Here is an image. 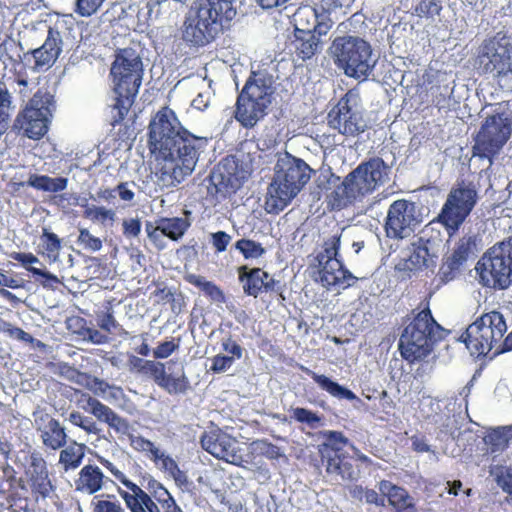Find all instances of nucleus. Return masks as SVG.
I'll list each match as a JSON object with an SVG mask.
<instances>
[{"label":"nucleus","mask_w":512,"mask_h":512,"mask_svg":"<svg viewBox=\"0 0 512 512\" xmlns=\"http://www.w3.org/2000/svg\"><path fill=\"white\" fill-rule=\"evenodd\" d=\"M205 140L183 127L176 113L168 106L159 109L148 126V148L161 159L157 171L165 187H173L191 175Z\"/></svg>","instance_id":"nucleus-1"},{"label":"nucleus","mask_w":512,"mask_h":512,"mask_svg":"<svg viewBox=\"0 0 512 512\" xmlns=\"http://www.w3.org/2000/svg\"><path fill=\"white\" fill-rule=\"evenodd\" d=\"M390 168L378 156L362 161L327 195L330 210H342L362 202L388 180Z\"/></svg>","instance_id":"nucleus-2"},{"label":"nucleus","mask_w":512,"mask_h":512,"mask_svg":"<svg viewBox=\"0 0 512 512\" xmlns=\"http://www.w3.org/2000/svg\"><path fill=\"white\" fill-rule=\"evenodd\" d=\"M143 62L138 52L131 48H118L110 68L115 102L111 106L110 124H120L129 112L139 92L143 79Z\"/></svg>","instance_id":"nucleus-3"},{"label":"nucleus","mask_w":512,"mask_h":512,"mask_svg":"<svg viewBox=\"0 0 512 512\" xmlns=\"http://www.w3.org/2000/svg\"><path fill=\"white\" fill-rule=\"evenodd\" d=\"M236 16L234 0H199L195 13L186 17L183 40L194 47H203L228 28Z\"/></svg>","instance_id":"nucleus-4"},{"label":"nucleus","mask_w":512,"mask_h":512,"mask_svg":"<svg viewBox=\"0 0 512 512\" xmlns=\"http://www.w3.org/2000/svg\"><path fill=\"white\" fill-rule=\"evenodd\" d=\"M311 168L302 159L289 153L280 154L274 166V174L267 188L265 209L279 214L300 193L311 177Z\"/></svg>","instance_id":"nucleus-5"},{"label":"nucleus","mask_w":512,"mask_h":512,"mask_svg":"<svg viewBox=\"0 0 512 512\" xmlns=\"http://www.w3.org/2000/svg\"><path fill=\"white\" fill-rule=\"evenodd\" d=\"M507 324L503 314L493 310L482 314L472 322L460 335L459 341L464 343L473 357L480 358L491 353V358L502 354L504 335Z\"/></svg>","instance_id":"nucleus-6"},{"label":"nucleus","mask_w":512,"mask_h":512,"mask_svg":"<svg viewBox=\"0 0 512 512\" xmlns=\"http://www.w3.org/2000/svg\"><path fill=\"white\" fill-rule=\"evenodd\" d=\"M442 332L429 307L419 311L400 336L398 348L402 358L411 364L425 359L442 340Z\"/></svg>","instance_id":"nucleus-7"},{"label":"nucleus","mask_w":512,"mask_h":512,"mask_svg":"<svg viewBox=\"0 0 512 512\" xmlns=\"http://www.w3.org/2000/svg\"><path fill=\"white\" fill-rule=\"evenodd\" d=\"M336 67L356 80L364 81L372 75L377 60L371 44L358 36L336 37L329 48Z\"/></svg>","instance_id":"nucleus-8"},{"label":"nucleus","mask_w":512,"mask_h":512,"mask_svg":"<svg viewBox=\"0 0 512 512\" xmlns=\"http://www.w3.org/2000/svg\"><path fill=\"white\" fill-rule=\"evenodd\" d=\"M272 77L264 71H252L237 96L235 119L245 128L254 127L267 114L272 102Z\"/></svg>","instance_id":"nucleus-9"},{"label":"nucleus","mask_w":512,"mask_h":512,"mask_svg":"<svg viewBox=\"0 0 512 512\" xmlns=\"http://www.w3.org/2000/svg\"><path fill=\"white\" fill-rule=\"evenodd\" d=\"M475 64L478 71L491 75L501 86L512 89V40L500 31L480 44Z\"/></svg>","instance_id":"nucleus-10"},{"label":"nucleus","mask_w":512,"mask_h":512,"mask_svg":"<svg viewBox=\"0 0 512 512\" xmlns=\"http://www.w3.org/2000/svg\"><path fill=\"white\" fill-rule=\"evenodd\" d=\"M479 282L494 290L512 284V236L490 247L476 264Z\"/></svg>","instance_id":"nucleus-11"},{"label":"nucleus","mask_w":512,"mask_h":512,"mask_svg":"<svg viewBox=\"0 0 512 512\" xmlns=\"http://www.w3.org/2000/svg\"><path fill=\"white\" fill-rule=\"evenodd\" d=\"M55 110L54 95L39 89L16 116L14 129L31 140H40L48 133Z\"/></svg>","instance_id":"nucleus-12"},{"label":"nucleus","mask_w":512,"mask_h":512,"mask_svg":"<svg viewBox=\"0 0 512 512\" xmlns=\"http://www.w3.org/2000/svg\"><path fill=\"white\" fill-rule=\"evenodd\" d=\"M478 202V191L472 182L461 181L451 188L435 221L447 234L455 235Z\"/></svg>","instance_id":"nucleus-13"},{"label":"nucleus","mask_w":512,"mask_h":512,"mask_svg":"<svg viewBox=\"0 0 512 512\" xmlns=\"http://www.w3.org/2000/svg\"><path fill=\"white\" fill-rule=\"evenodd\" d=\"M512 134V117L497 112L485 118L474 137L472 155L490 164L500 154Z\"/></svg>","instance_id":"nucleus-14"},{"label":"nucleus","mask_w":512,"mask_h":512,"mask_svg":"<svg viewBox=\"0 0 512 512\" xmlns=\"http://www.w3.org/2000/svg\"><path fill=\"white\" fill-rule=\"evenodd\" d=\"M512 134V117L497 112L485 118L474 137L472 155L490 164L500 154Z\"/></svg>","instance_id":"nucleus-15"},{"label":"nucleus","mask_w":512,"mask_h":512,"mask_svg":"<svg viewBox=\"0 0 512 512\" xmlns=\"http://www.w3.org/2000/svg\"><path fill=\"white\" fill-rule=\"evenodd\" d=\"M19 494L27 499L30 495L35 502L51 498L57 486L51 478L46 460L39 452H31L23 464L22 474L15 479Z\"/></svg>","instance_id":"nucleus-16"},{"label":"nucleus","mask_w":512,"mask_h":512,"mask_svg":"<svg viewBox=\"0 0 512 512\" xmlns=\"http://www.w3.org/2000/svg\"><path fill=\"white\" fill-rule=\"evenodd\" d=\"M325 441L318 446V452L328 474L340 476L343 480L354 481L357 472L350 462V457L344 448L350 445L356 449L349 439L340 431L322 432Z\"/></svg>","instance_id":"nucleus-17"},{"label":"nucleus","mask_w":512,"mask_h":512,"mask_svg":"<svg viewBox=\"0 0 512 512\" xmlns=\"http://www.w3.org/2000/svg\"><path fill=\"white\" fill-rule=\"evenodd\" d=\"M341 246V235H333L325 240L323 251L319 252L315 261L320 269V280L326 287L348 288L354 285L358 278L355 277L338 258Z\"/></svg>","instance_id":"nucleus-18"},{"label":"nucleus","mask_w":512,"mask_h":512,"mask_svg":"<svg viewBox=\"0 0 512 512\" xmlns=\"http://www.w3.org/2000/svg\"><path fill=\"white\" fill-rule=\"evenodd\" d=\"M145 489L136 484L132 493L120 487L117 492L130 512H162L177 502L169 490L153 477L147 479Z\"/></svg>","instance_id":"nucleus-19"},{"label":"nucleus","mask_w":512,"mask_h":512,"mask_svg":"<svg viewBox=\"0 0 512 512\" xmlns=\"http://www.w3.org/2000/svg\"><path fill=\"white\" fill-rule=\"evenodd\" d=\"M327 123L330 128L346 137H356L366 130V122L357 108L356 96L352 91L345 93L331 108Z\"/></svg>","instance_id":"nucleus-20"},{"label":"nucleus","mask_w":512,"mask_h":512,"mask_svg":"<svg viewBox=\"0 0 512 512\" xmlns=\"http://www.w3.org/2000/svg\"><path fill=\"white\" fill-rule=\"evenodd\" d=\"M421 220L416 215V205L406 199H398L388 208L384 224L386 236L404 239L414 233Z\"/></svg>","instance_id":"nucleus-21"},{"label":"nucleus","mask_w":512,"mask_h":512,"mask_svg":"<svg viewBox=\"0 0 512 512\" xmlns=\"http://www.w3.org/2000/svg\"><path fill=\"white\" fill-rule=\"evenodd\" d=\"M478 239L476 235H463L452 250L445 255L438 271L440 284L454 280L470 260L477 256Z\"/></svg>","instance_id":"nucleus-22"},{"label":"nucleus","mask_w":512,"mask_h":512,"mask_svg":"<svg viewBox=\"0 0 512 512\" xmlns=\"http://www.w3.org/2000/svg\"><path fill=\"white\" fill-rule=\"evenodd\" d=\"M245 180L243 169L234 157L223 158L210 174V193L216 198L235 194Z\"/></svg>","instance_id":"nucleus-23"},{"label":"nucleus","mask_w":512,"mask_h":512,"mask_svg":"<svg viewBox=\"0 0 512 512\" xmlns=\"http://www.w3.org/2000/svg\"><path fill=\"white\" fill-rule=\"evenodd\" d=\"M200 443L206 452L219 460L235 466H243L245 462L238 440L220 428L204 432Z\"/></svg>","instance_id":"nucleus-24"},{"label":"nucleus","mask_w":512,"mask_h":512,"mask_svg":"<svg viewBox=\"0 0 512 512\" xmlns=\"http://www.w3.org/2000/svg\"><path fill=\"white\" fill-rule=\"evenodd\" d=\"M130 363L139 372L149 373L155 383L169 394H184L190 388V382L182 364H180L179 373L173 375L166 373L165 364L162 362L133 356Z\"/></svg>","instance_id":"nucleus-25"},{"label":"nucleus","mask_w":512,"mask_h":512,"mask_svg":"<svg viewBox=\"0 0 512 512\" xmlns=\"http://www.w3.org/2000/svg\"><path fill=\"white\" fill-rule=\"evenodd\" d=\"M238 279L242 284L244 294L247 296L257 298L262 293H275L282 297L283 290L280 281L274 279L262 268L240 266L238 268Z\"/></svg>","instance_id":"nucleus-26"},{"label":"nucleus","mask_w":512,"mask_h":512,"mask_svg":"<svg viewBox=\"0 0 512 512\" xmlns=\"http://www.w3.org/2000/svg\"><path fill=\"white\" fill-rule=\"evenodd\" d=\"M87 404L90 413L101 423H105L110 429L120 436L130 435L131 425L129 420L117 414L111 407L96 398L88 397Z\"/></svg>","instance_id":"nucleus-27"},{"label":"nucleus","mask_w":512,"mask_h":512,"mask_svg":"<svg viewBox=\"0 0 512 512\" xmlns=\"http://www.w3.org/2000/svg\"><path fill=\"white\" fill-rule=\"evenodd\" d=\"M63 39L57 26H49L47 37L42 46L34 49L32 55L35 59V67L42 69L54 64L62 52Z\"/></svg>","instance_id":"nucleus-28"},{"label":"nucleus","mask_w":512,"mask_h":512,"mask_svg":"<svg viewBox=\"0 0 512 512\" xmlns=\"http://www.w3.org/2000/svg\"><path fill=\"white\" fill-rule=\"evenodd\" d=\"M379 491L387 498L395 512H417L415 500L405 488L391 481L381 480Z\"/></svg>","instance_id":"nucleus-29"},{"label":"nucleus","mask_w":512,"mask_h":512,"mask_svg":"<svg viewBox=\"0 0 512 512\" xmlns=\"http://www.w3.org/2000/svg\"><path fill=\"white\" fill-rule=\"evenodd\" d=\"M104 474L96 465H85L78 473L74 481L75 491L93 495L100 491L104 484Z\"/></svg>","instance_id":"nucleus-30"},{"label":"nucleus","mask_w":512,"mask_h":512,"mask_svg":"<svg viewBox=\"0 0 512 512\" xmlns=\"http://www.w3.org/2000/svg\"><path fill=\"white\" fill-rule=\"evenodd\" d=\"M436 255L431 254L425 245L414 246L413 251L403 263V270L416 273L423 270L433 272L436 267Z\"/></svg>","instance_id":"nucleus-31"},{"label":"nucleus","mask_w":512,"mask_h":512,"mask_svg":"<svg viewBox=\"0 0 512 512\" xmlns=\"http://www.w3.org/2000/svg\"><path fill=\"white\" fill-rule=\"evenodd\" d=\"M295 39L292 42L294 52L303 61L311 59L320 49L321 40L311 31L294 32Z\"/></svg>","instance_id":"nucleus-32"},{"label":"nucleus","mask_w":512,"mask_h":512,"mask_svg":"<svg viewBox=\"0 0 512 512\" xmlns=\"http://www.w3.org/2000/svg\"><path fill=\"white\" fill-rule=\"evenodd\" d=\"M150 461L162 472L171 476L177 485L185 486L188 484V476L186 473L182 471L177 462L164 451L160 449L154 451V456Z\"/></svg>","instance_id":"nucleus-33"},{"label":"nucleus","mask_w":512,"mask_h":512,"mask_svg":"<svg viewBox=\"0 0 512 512\" xmlns=\"http://www.w3.org/2000/svg\"><path fill=\"white\" fill-rule=\"evenodd\" d=\"M483 441L491 454L502 453L512 441V424L488 430Z\"/></svg>","instance_id":"nucleus-34"},{"label":"nucleus","mask_w":512,"mask_h":512,"mask_svg":"<svg viewBox=\"0 0 512 512\" xmlns=\"http://www.w3.org/2000/svg\"><path fill=\"white\" fill-rule=\"evenodd\" d=\"M302 370L312 378V380L317 383L321 389L328 392L333 397H336L338 399H346L353 401L357 399V396L355 393L348 388L341 386L337 382L332 381L329 377L325 375L317 374L316 372L302 367Z\"/></svg>","instance_id":"nucleus-35"},{"label":"nucleus","mask_w":512,"mask_h":512,"mask_svg":"<svg viewBox=\"0 0 512 512\" xmlns=\"http://www.w3.org/2000/svg\"><path fill=\"white\" fill-rule=\"evenodd\" d=\"M432 84L428 90L431 95V103L438 110L448 109L451 105V97L453 94V87L440 75L437 74L435 82L430 81Z\"/></svg>","instance_id":"nucleus-36"},{"label":"nucleus","mask_w":512,"mask_h":512,"mask_svg":"<svg viewBox=\"0 0 512 512\" xmlns=\"http://www.w3.org/2000/svg\"><path fill=\"white\" fill-rule=\"evenodd\" d=\"M41 438L46 447L57 450L65 446L67 434L57 419L49 417L47 424L41 431Z\"/></svg>","instance_id":"nucleus-37"},{"label":"nucleus","mask_w":512,"mask_h":512,"mask_svg":"<svg viewBox=\"0 0 512 512\" xmlns=\"http://www.w3.org/2000/svg\"><path fill=\"white\" fill-rule=\"evenodd\" d=\"M86 445L76 441L70 442L59 454V465L65 472L77 469L85 456Z\"/></svg>","instance_id":"nucleus-38"},{"label":"nucleus","mask_w":512,"mask_h":512,"mask_svg":"<svg viewBox=\"0 0 512 512\" xmlns=\"http://www.w3.org/2000/svg\"><path fill=\"white\" fill-rule=\"evenodd\" d=\"M189 284L199 288L205 296L214 302H225V294L222 289L214 282L207 280L204 276L196 274H187L184 277Z\"/></svg>","instance_id":"nucleus-39"},{"label":"nucleus","mask_w":512,"mask_h":512,"mask_svg":"<svg viewBox=\"0 0 512 512\" xmlns=\"http://www.w3.org/2000/svg\"><path fill=\"white\" fill-rule=\"evenodd\" d=\"M319 10L311 5H302L298 7L292 16V21L296 33L311 31L315 22H317Z\"/></svg>","instance_id":"nucleus-40"},{"label":"nucleus","mask_w":512,"mask_h":512,"mask_svg":"<svg viewBox=\"0 0 512 512\" xmlns=\"http://www.w3.org/2000/svg\"><path fill=\"white\" fill-rule=\"evenodd\" d=\"M362 396L371 401V400H379L381 411L374 410L372 413L374 416H377L379 419H384L383 416L380 415V413H384L386 416H390L393 413V410L395 408V404L391 399H388V393L386 390L379 391L378 389L371 387L369 385H366L362 387Z\"/></svg>","instance_id":"nucleus-41"},{"label":"nucleus","mask_w":512,"mask_h":512,"mask_svg":"<svg viewBox=\"0 0 512 512\" xmlns=\"http://www.w3.org/2000/svg\"><path fill=\"white\" fill-rule=\"evenodd\" d=\"M189 226V221L182 217L160 219L161 233L175 241L180 239L185 234Z\"/></svg>","instance_id":"nucleus-42"},{"label":"nucleus","mask_w":512,"mask_h":512,"mask_svg":"<svg viewBox=\"0 0 512 512\" xmlns=\"http://www.w3.org/2000/svg\"><path fill=\"white\" fill-rule=\"evenodd\" d=\"M92 512H126L114 494L95 495L90 503Z\"/></svg>","instance_id":"nucleus-43"},{"label":"nucleus","mask_w":512,"mask_h":512,"mask_svg":"<svg viewBox=\"0 0 512 512\" xmlns=\"http://www.w3.org/2000/svg\"><path fill=\"white\" fill-rule=\"evenodd\" d=\"M245 259H258L266 253L260 242L248 238H241L234 245Z\"/></svg>","instance_id":"nucleus-44"},{"label":"nucleus","mask_w":512,"mask_h":512,"mask_svg":"<svg viewBox=\"0 0 512 512\" xmlns=\"http://www.w3.org/2000/svg\"><path fill=\"white\" fill-rule=\"evenodd\" d=\"M251 448L254 453L269 460H278L279 458L284 457L280 447L267 439H257L253 441L251 443Z\"/></svg>","instance_id":"nucleus-45"},{"label":"nucleus","mask_w":512,"mask_h":512,"mask_svg":"<svg viewBox=\"0 0 512 512\" xmlns=\"http://www.w3.org/2000/svg\"><path fill=\"white\" fill-rule=\"evenodd\" d=\"M442 11L441 0H420L414 6V14L420 18H433Z\"/></svg>","instance_id":"nucleus-46"},{"label":"nucleus","mask_w":512,"mask_h":512,"mask_svg":"<svg viewBox=\"0 0 512 512\" xmlns=\"http://www.w3.org/2000/svg\"><path fill=\"white\" fill-rule=\"evenodd\" d=\"M45 253L49 259L56 261L61 250V239L53 232L43 229L41 236Z\"/></svg>","instance_id":"nucleus-47"},{"label":"nucleus","mask_w":512,"mask_h":512,"mask_svg":"<svg viewBox=\"0 0 512 512\" xmlns=\"http://www.w3.org/2000/svg\"><path fill=\"white\" fill-rule=\"evenodd\" d=\"M82 380H79V384L93 392L95 395H104L111 386L105 380L98 377L92 376L88 373L80 374Z\"/></svg>","instance_id":"nucleus-48"},{"label":"nucleus","mask_w":512,"mask_h":512,"mask_svg":"<svg viewBox=\"0 0 512 512\" xmlns=\"http://www.w3.org/2000/svg\"><path fill=\"white\" fill-rule=\"evenodd\" d=\"M181 338H171L159 342L158 345L153 349V357L155 359H166L171 356L180 347Z\"/></svg>","instance_id":"nucleus-49"},{"label":"nucleus","mask_w":512,"mask_h":512,"mask_svg":"<svg viewBox=\"0 0 512 512\" xmlns=\"http://www.w3.org/2000/svg\"><path fill=\"white\" fill-rule=\"evenodd\" d=\"M27 271H29L44 288H55L61 282L58 277L49 271L42 270L33 266L26 267Z\"/></svg>","instance_id":"nucleus-50"},{"label":"nucleus","mask_w":512,"mask_h":512,"mask_svg":"<svg viewBox=\"0 0 512 512\" xmlns=\"http://www.w3.org/2000/svg\"><path fill=\"white\" fill-rule=\"evenodd\" d=\"M84 217L104 224L107 221H114L115 212L103 206H92L84 210Z\"/></svg>","instance_id":"nucleus-51"},{"label":"nucleus","mask_w":512,"mask_h":512,"mask_svg":"<svg viewBox=\"0 0 512 512\" xmlns=\"http://www.w3.org/2000/svg\"><path fill=\"white\" fill-rule=\"evenodd\" d=\"M77 243L82 246L85 250L96 252L102 248V240L92 235L88 229H79V235Z\"/></svg>","instance_id":"nucleus-52"},{"label":"nucleus","mask_w":512,"mask_h":512,"mask_svg":"<svg viewBox=\"0 0 512 512\" xmlns=\"http://www.w3.org/2000/svg\"><path fill=\"white\" fill-rule=\"evenodd\" d=\"M105 0H76L75 13L81 17H90L97 13Z\"/></svg>","instance_id":"nucleus-53"},{"label":"nucleus","mask_w":512,"mask_h":512,"mask_svg":"<svg viewBox=\"0 0 512 512\" xmlns=\"http://www.w3.org/2000/svg\"><path fill=\"white\" fill-rule=\"evenodd\" d=\"M130 442L134 450L144 453L149 460L154 456V451L159 449L152 441L143 436L130 435Z\"/></svg>","instance_id":"nucleus-54"},{"label":"nucleus","mask_w":512,"mask_h":512,"mask_svg":"<svg viewBox=\"0 0 512 512\" xmlns=\"http://www.w3.org/2000/svg\"><path fill=\"white\" fill-rule=\"evenodd\" d=\"M293 418L299 423L308 424L311 428L317 427L321 422V417L315 412L302 407L293 409Z\"/></svg>","instance_id":"nucleus-55"},{"label":"nucleus","mask_w":512,"mask_h":512,"mask_svg":"<svg viewBox=\"0 0 512 512\" xmlns=\"http://www.w3.org/2000/svg\"><path fill=\"white\" fill-rule=\"evenodd\" d=\"M100 463L118 480L120 481L129 491L132 493L136 488V483L132 482L126 477V475L119 470L111 461L100 458Z\"/></svg>","instance_id":"nucleus-56"},{"label":"nucleus","mask_w":512,"mask_h":512,"mask_svg":"<svg viewBox=\"0 0 512 512\" xmlns=\"http://www.w3.org/2000/svg\"><path fill=\"white\" fill-rule=\"evenodd\" d=\"M333 26V21L330 18V13L327 11H321L318 14L317 22L313 25L311 29V33L317 34V37L320 38L322 35H326Z\"/></svg>","instance_id":"nucleus-57"},{"label":"nucleus","mask_w":512,"mask_h":512,"mask_svg":"<svg viewBox=\"0 0 512 512\" xmlns=\"http://www.w3.org/2000/svg\"><path fill=\"white\" fill-rule=\"evenodd\" d=\"M97 324L98 326L107 333H112L115 329L119 327L118 322L116 321L113 313L111 311L102 312L97 316Z\"/></svg>","instance_id":"nucleus-58"},{"label":"nucleus","mask_w":512,"mask_h":512,"mask_svg":"<svg viewBox=\"0 0 512 512\" xmlns=\"http://www.w3.org/2000/svg\"><path fill=\"white\" fill-rule=\"evenodd\" d=\"M232 237L225 231H217L211 234V244L217 253L224 252L231 242Z\"/></svg>","instance_id":"nucleus-59"},{"label":"nucleus","mask_w":512,"mask_h":512,"mask_svg":"<svg viewBox=\"0 0 512 512\" xmlns=\"http://www.w3.org/2000/svg\"><path fill=\"white\" fill-rule=\"evenodd\" d=\"M233 357L218 354L212 358L211 371L214 373H222L228 370L233 364Z\"/></svg>","instance_id":"nucleus-60"},{"label":"nucleus","mask_w":512,"mask_h":512,"mask_svg":"<svg viewBox=\"0 0 512 512\" xmlns=\"http://www.w3.org/2000/svg\"><path fill=\"white\" fill-rule=\"evenodd\" d=\"M11 94L6 87L0 88V120L9 121V108L11 106Z\"/></svg>","instance_id":"nucleus-61"},{"label":"nucleus","mask_w":512,"mask_h":512,"mask_svg":"<svg viewBox=\"0 0 512 512\" xmlns=\"http://www.w3.org/2000/svg\"><path fill=\"white\" fill-rule=\"evenodd\" d=\"M122 226L123 234L126 238L137 237L141 232V222L136 218L123 220Z\"/></svg>","instance_id":"nucleus-62"},{"label":"nucleus","mask_w":512,"mask_h":512,"mask_svg":"<svg viewBox=\"0 0 512 512\" xmlns=\"http://www.w3.org/2000/svg\"><path fill=\"white\" fill-rule=\"evenodd\" d=\"M222 348L225 352L231 354L234 359H241L243 356V348L231 337L222 342Z\"/></svg>","instance_id":"nucleus-63"},{"label":"nucleus","mask_w":512,"mask_h":512,"mask_svg":"<svg viewBox=\"0 0 512 512\" xmlns=\"http://www.w3.org/2000/svg\"><path fill=\"white\" fill-rule=\"evenodd\" d=\"M497 484L512 499V470H507L497 477Z\"/></svg>","instance_id":"nucleus-64"}]
</instances>
